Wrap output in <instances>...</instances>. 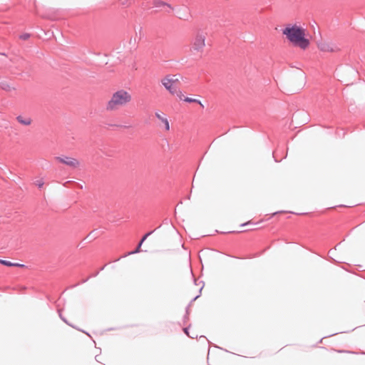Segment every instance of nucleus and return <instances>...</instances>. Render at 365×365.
Listing matches in <instances>:
<instances>
[{"label":"nucleus","instance_id":"f257e3e1","mask_svg":"<svg viewBox=\"0 0 365 365\" xmlns=\"http://www.w3.org/2000/svg\"><path fill=\"white\" fill-rule=\"evenodd\" d=\"M287 41L293 46L302 50L307 49L310 46L309 33L307 29L299 23H289L282 31Z\"/></svg>","mask_w":365,"mask_h":365},{"label":"nucleus","instance_id":"f03ea898","mask_svg":"<svg viewBox=\"0 0 365 365\" xmlns=\"http://www.w3.org/2000/svg\"><path fill=\"white\" fill-rule=\"evenodd\" d=\"M132 99L130 92L123 88L118 89L110 95L106 103L105 109L109 113L115 112L130 104Z\"/></svg>","mask_w":365,"mask_h":365},{"label":"nucleus","instance_id":"7ed1b4c3","mask_svg":"<svg viewBox=\"0 0 365 365\" xmlns=\"http://www.w3.org/2000/svg\"><path fill=\"white\" fill-rule=\"evenodd\" d=\"M207 36V33L201 29L194 33L190 47V51L192 55L202 56L206 48Z\"/></svg>","mask_w":365,"mask_h":365},{"label":"nucleus","instance_id":"20e7f679","mask_svg":"<svg viewBox=\"0 0 365 365\" xmlns=\"http://www.w3.org/2000/svg\"><path fill=\"white\" fill-rule=\"evenodd\" d=\"M160 82L171 95H177L180 98H182V93L177 87L179 78L176 75H168L163 77Z\"/></svg>","mask_w":365,"mask_h":365},{"label":"nucleus","instance_id":"39448f33","mask_svg":"<svg viewBox=\"0 0 365 365\" xmlns=\"http://www.w3.org/2000/svg\"><path fill=\"white\" fill-rule=\"evenodd\" d=\"M317 46L318 49L324 53H338L341 51L334 42L327 39H321L317 42Z\"/></svg>","mask_w":365,"mask_h":365},{"label":"nucleus","instance_id":"423d86ee","mask_svg":"<svg viewBox=\"0 0 365 365\" xmlns=\"http://www.w3.org/2000/svg\"><path fill=\"white\" fill-rule=\"evenodd\" d=\"M55 159L56 161H58L61 163L65 164L72 168H78L81 165L80 161L75 158H71V157H68V156H62V157L59 156V157H56Z\"/></svg>","mask_w":365,"mask_h":365},{"label":"nucleus","instance_id":"0eeeda50","mask_svg":"<svg viewBox=\"0 0 365 365\" xmlns=\"http://www.w3.org/2000/svg\"><path fill=\"white\" fill-rule=\"evenodd\" d=\"M155 116L160 122L159 126L163 128L165 131L168 132L170 130V123L166 115L161 111H156Z\"/></svg>","mask_w":365,"mask_h":365},{"label":"nucleus","instance_id":"6e6552de","mask_svg":"<svg viewBox=\"0 0 365 365\" xmlns=\"http://www.w3.org/2000/svg\"><path fill=\"white\" fill-rule=\"evenodd\" d=\"M16 120L19 123H21V125H31V123L32 122V120L30 118L23 116V115H19L16 118Z\"/></svg>","mask_w":365,"mask_h":365},{"label":"nucleus","instance_id":"1a4fd4ad","mask_svg":"<svg viewBox=\"0 0 365 365\" xmlns=\"http://www.w3.org/2000/svg\"><path fill=\"white\" fill-rule=\"evenodd\" d=\"M0 263L5 266H7V267H14V266L21 267V266H23L22 264L12 263L9 261L4 260V259H0Z\"/></svg>","mask_w":365,"mask_h":365},{"label":"nucleus","instance_id":"9d476101","mask_svg":"<svg viewBox=\"0 0 365 365\" xmlns=\"http://www.w3.org/2000/svg\"><path fill=\"white\" fill-rule=\"evenodd\" d=\"M184 101H185V102H187V103H199L202 107H203V105L201 103V102H200V101L197 100V99H194V98H188V97H187V98H185L184 99Z\"/></svg>","mask_w":365,"mask_h":365},{"label":"nucleus","instance_id":"9b49d317","mask_svg":"<svg viewBox=\"0 0 365 365\" xmlns=\"http://www.w3.org/2000/svg\"><path fill=\"white\" fill-rule=\"evenodd\" d=\"M164 6L170 7V6L168 4H167L166 3H165L163 1H159L155 2L156 7Z\"/></svg>","mask_w":365,"mask_h":365},{"label":"nucleus","instance_id":"f8f14e48","mask_svg":"<svg viewBox=\"0 0 365 365\" xmlns=\"http://www.w3.org/2000/svg\"><path fill=\"white\" fill-rule=\"evenodd\" d=\"M148 235H149V233H148V234H147V235H145L143 237V238L142 239V240L140 241V244H139V245H138V249H137L136 252H138V251H139V248H140V247L141 246V245H142L143 242L145 240V238L147 237V236H148Z\"/></svg>","mask_w":365,"mask_h":365},{"label":"nucleus","instance_id":"ddd939ff","mask_svg":"<svg viewBox=\"0 0 365 365\" xmlns=\"http://www.w3.org/2000/svg\"><path fill=\"white\" fill-rule=\"evenodd\" d=\"M29 36L28 34H26V35H24V36H22V38H24V39H27V38H29Z\"/></svg>","mask_w":365,"mask_h":365},{"label":"nucleus","instance_id":"4468645a","mask_svg":"<svg viewBox=\"0 0 365 365\" xmlns=\"http://www.w3.org/2000/svg\"><path fill=\"white\" fill-rule=\"evenodd\" d=\"M43 182H38L37 185H38V186L39 187H41L43 185Z\"/></svg>","mask_w":365,"mask_h":365}]
</instances>
